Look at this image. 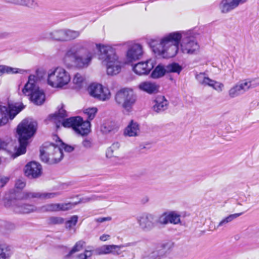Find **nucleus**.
<instances>
[{"label": "nucleus", "mask_w": 259, "mask_h": 259, "mask_svg": "<svg viewBox=\"0 0 259 259\" xmlns=\"http://www.w3.org/2000/svg\"><path fill=\"white\" fill-rule=\"evenodd\" d=\"M150 45L154 53L163 58L175 57L180 52L192 56L199 54L200 47L195 37L189 32L174 31L166 34L159 41L151 40Z\"/></svg>", "instance_id": "1"}, {"label": "nucleus", "mask_w": 259, "mask_h": 259, "mask_svg": "<svg viewBox=\"0 0 259 259\" xmlns=\"http://www.w3.org/2000/svg\"><path fill=\"white\" fill-rule=\"evenodd\" d=\"M93 54L85 47L81 42H75L70 45L66 50L63 62L68 67L70 68L69 61L73 59L75 67L79 69L86 68L91 64L93 58Z\"/></svg>", "instance_id": "2"}, {"label": "nucleus", "mask_w": 259, "mask_h": 259, "mask_svg": "<svg viewBox=\"0 0 259 259\" xmlns=\"http://www.w3.org/2000/svg\"><path fill=\"white\" fill-rule=\"evenodd\" d=\"M37 122L31 118L23 119L17 126V133L19 136V143L15 146L13 153L14 158L26 152L29 140L35 134Z\"/></svg>", "instance_id": "3"}, {"label": "nucleus", "mask_w": 259, "mask_h": 259, "mask_svg": "<svg viewBox=\"0 0 259 259\" xmlns=\"http://www.w3.org/2000/svg\"><path fill=\"white\" fill-rule=\"evenodd\" d=\"M56 144L45 143L40 150V158L45 162L54 164L60 161L63 157V149L65 152H71L74 148L65 144L57 136H54Z\"/></svg>", "instance_id": "4"}, {"label": "nucleus", "mask_w": 259, "mask_h": 259, "mask_svg": "<svg viewBox=\"0 0 259 259\" xmlns=\"http://www.w3.org/2000/svg\"><path fill=\"white\" fill-rule=\"evenodd\" d=\"M119 45L118 44L114 46L102 44H96V49L103 56V62L106 65V72L108 75H117L121 71V63L114 47Z\"/></svg>", "instance_id": "5"}, {"label": "nucleus", "mask_w": 259, "mask_h": 259, "mask_svg": "<svg viewBox=\"0 0 259 259\" xmlns=\"http://www.w3.org/2000/svg\"><path fill=\"white\" fill-rule=\"evenodd\" d=\"M43 75L44 72L41 71H37L35 75H29L27 82L22 89L23 94L29 96L30 100L36 105H42L46 99L44 90L36 84V81L40 80Z\"/></svg>", "instance_id": "6"}, {"label": "nucleus", "mask_w": 259, "mask_h": 259, "mask_svg": "<svg viewBox=\"0 0 259 259\" xmlns=\"http://www.w3.org/2000/svg\"><path fill=\"white\" fill-rule=\"evenodd\" d=\"M71 79L70 73L63 67H54L50 69L47 73V84L55 89H65Z\"/></svg>", "instance_id": "7"}, {"label": "nucleus", "mask_w": 259, "mask_h": 259, "mask_svg": "<svg viewBox=\"0 0 259 259\" xmlns=\"http://www.w3.org/2000/svg\"><path fill=\"white\" fill-rule=\"evenodd\" d=\"M116 103L126 111L131 112L137 101V96L131 88H122L115 96Z\"/></svg>", "instance_id": "8"}, {"label": "nucleus", "mask_w": 259, "mask_h": 259, "mask_svg": "<svg viewBox=\"0 0 259 259\" xmlns=\"http://www.w3.org/2000/svg\"><path fill=\"white\" fill-rule=\"evenodd\" d=\"M22 103L9 104L8 107L0 106V126L5 125L9 119H13L23 108Z\"/></svg>", "instance_id": "9"}, {"label": "nucleus", "mask_w": 259, "mask_h": 259, "mask_svg": "<svg viewBox=\"0 0 259 259\" xmlns=\"http://www.w3.org/2000/svg\"><path fill=\"white\" fill-rule=\"evenodd\" d=\"M127 47L125 53L124 61L125 64H130L140 59L144 54L143 46L138 43L131 41L123 44Z\"/></svg>", "instance_id": "10"}, {"label": "nucleus", "mask_w": 259, "mask_h": 259, "mask_svg": "<svg viewBox=\"0 0 259 259\" xmlns=\"http://www.w3.org/2000/svg\"><path fill=\"white\" fill-rule=\"evenodd\" d=\"M87 91L91 97L101 101H107L111 97V93L109 88L99 83H91Z\"/></svg>", "instance_id": "11"}, {"label": "nucleus", "mask_w": 259, "mask_h": 259, "mask_svg": "<svg viewBox=\"0 0 259 259\" xmlns=\"http://www.w3.org/2000/svg\"><path fill=\"white\" fill-rule=\"evenodd\" d=\"M257 83L254 79H245L233 85L228 92V96L231 98H236L248 90L255 88Z\"/></svg>", "instance_id": "12"}, {"label": "nucleus", "mask_w": 259, "mask_h": 259, "mask_svg": "<svg viewBox=\"0 0 259 259\" xmlns=\"http://www.w3.org/2000/svg\"><path fill=\"white\" fill-rule=\"evenodd\" d=\"M21 193H32V192H18L16 193L15 200H12L11 202L12 206L14 210L17 213H27L33 212L36 210V207L32 205L23 204L22 201L31 199L33 198H20L18 196Z\"/></svg>", "instance_id": "13"}, {"label": "nucleus", "mask_w": 259, "mask_h": 259, "mask_svg": "<svg viewBox=\"0 0 259 259\" xmlns=\"http://www.w3.org/2000/svg\"><path fill=\"white\" fill-rule=\"evenodd\" d=\"M196 79L202 85L210 87L218 93H221L224 90V83L210 78L205 73L196 74Z\"/></svg>", "instance_id": "14"}, {"label": "nucleus", "mask_w": 259, "mask_h": 259, "mask_svg": "<svg viewBox=\"0 0 259 259\" xmlns=\"http://www.w3.org/2000/svg\"><path fill=\"white\" fill-rule=\"evenodd\" d=\"M248 0H221L218 8L222 14H228L237 9L240 5L246 3Z\"/></svg>", "instance_id": "15"}, {"label": "nucleus", "mask_w": 259, "mask_h": 259, "mask_svg": "<svg viewBox=\"0 0 259 259\" xmlns=\"http://www.w3.org/2000/svg\"><path fill=\"white\" fill-rule=\"evenodd\" d=\"M155 65V61L149 59L146 61H141L133 65L132 70L138 75H147L153 68Z\"/></svg>", "instance_id": "16"}, {"label": "nucleus", "mask_w": 259, "mask_h": 259, "mask_svg": "<svg viewBox=\"0 0 259 259\" xmlns=\"http://www.w3.org/2000/svg\"><path fill=\"white\" fill-rule=\"evenodd\" d=\"M155 216L149 213H144L140 215L137 221L140 227L144 231H148L152 230L155 225Z\"/></svg>", "instance_id": "17"}, {"label": "nucleus", "mask_w": 259, "mask_h": 259, "mask_svg": "<svg viewBox=\"0 0 259 259\" xmlns=\"http://www.w3.org/2000/svg\"><path fill=\"white\" fill-rule=\"evenodd\" d=\"M25 175L30 178H37L42 174L41 165L35 161L28 162L24 167Z\"/></svg>", "instance_id": "18"}, {"label": "nucleus", "mask_w": 259, "mask_h": 259, "mask_svg": "<svg viewBox=\"0 0 259 259\" xmlns=\"http://www.w3.org/2000/svg\"><path fill=\"white\" fill-rule=\"evenodd\" d=\"M61 195L60 192H35L21 193L18 196L20 198H35L40 199H50L54 198Z\"/></svg>", "instance_id": "19"}, {"label": "nucleus", "mask_w": 259, "mask_h": 259, "mask_svg": "<svg viewBox=\"0 0 259 259\" xmlns=\"http://www.w3.org/2000/svg\"><path fill=\"white\" fill-rule=\"evenodd\" d=\"M122 245H104L95 250L96 253L98 255L113 254L119 255L121 253V248Z\"/></svg>", "instance_id": "20"}, {"label": "nucleus", "mask_w": 259, "mask_h": 259, "mask_svg": "<svg viewBox=\"0 0 259 259\" xmlns=\"http://www.w3.org/2000/svg\"><path fill=\"white\" fill-rule=\"evenodd\" d=\"M140 125L134 120H131L124 130L123 135L129 137H136L140 135Z\"/></svg>", "instance_id": "21"}, {"label": "nucleus", "mask_w": 259, "mask_h": 259, "mask_svg": "<svg viewBox=\"0 0 259 259\" xmlns=\"http://www.w3.org/2000/svg\"><path fill=\"white\" fill-rule=\"evenodd\" d=\"M77 121L75 127H74V131L81 136L89 134L91 125L90 121H83L82 119L78 116H77Z\"/></svg>", "instance_id": "22"}, {"label": "nucleus", "mask_w": 259, "mask_h": 259, "mask_svg": "<svg viewBox=\"0 0 259 259\" xmlns=\"http://www.w3.org/2000/svg\"><path fill=\"white\" fill-rule=\"evenodd\" d=\"M168 102L164 96H158L154 100V104L153 106L154 111L159 113L166 110L168 108Z\"/></svg>", "instance_id": "23"}, {"label": "nucleus", "mask_w": 259, "mask_h": 259, "mask_svg": "<svg viewBox=\"0 0 259 259\" xmlns=\"http://www.w3.org/2000/svg\"><path fill=\"white\" fill-rule=\"evenodd\" d=\"M159 88L158 84L150 81H143L138 85V88L140 90L150 94L158 92Z\"/></svg>", "instance_id": "24"}, {"label": "nucleus", "mask_w": 259, "mask_h": 259, "mask_svg": "<svg viewBox=\"0 0 259 259\" xmlns=\"http://www.w3.org/2000/svg\"><path fill=\"white\" fill-rule=\"evenodd\" d=\"M9 4L35 9L38 7L36 0H4Z\"/></svg>", "instance_id": "25"}, {"label": "nucleus", "mask_w": 259, "mask_h": 259, "mask_svg": "<svg viewBox=\"0 0 259 259\" xmlns=\"http://www.w3.org/2000/svg\"><path fill=\"white\" fill-rule=\"evenodd\" d=\"M72 82L74 88L77 90H80L86 87L87 81L85 77L80 73H76L74 74Z\"/></svg>", "instance_id": "26"}, {"label": "nucleus", "mask_w": 259, "mask_h": 259, "mask_svg": "<svg viewBox=\"0 0 259 259\" xmlns=\"http://www.w3.org/2000/svg\"><path fill=\"white\" fill-rule=\"evenodd\" d=\"M47 37L53 40L65 42V29H57L47 33Z\"/></svg>", "instance_id": "27"}, {"label": "nucleus", "mask_w": 259, "mask_h": 259, "mask_svg": "<svg viewBox=\"0 0 259 259\" xmlns=\"http://www.w3.org/2000/svg\"><path fill=\"white\" fill-rule=\"evenodd\" d=\"M24 72L25 71L21 69L14 68L5 65H0V76H3L5 74H23Z\"/></svg>", "instance_id": "28"}, {"label": "nucleus", "mask_w": 259, "mask_h": 259, "mask_svg": "<svg viewBox=\"0 0 259 259\" xmlns=\"http://www.w3.org/2000/svg\"><path fill=\"white\" fill-rule=\"evenodd\" d=\"M120 154V144L119 143H113L109 147L106 153L107 158L118 157Z\"/></svg>", "instance_id": "29"}, {"label": "nucleus", "mask_w": 259, "mask_h": 259, "mask_svg": "<svg viewBox=\"0 0 259 259\" xmlns=\"http://www.w3.org/2000/svg\"><path fill=\"white\" fill-rule=\"evenodd\" d=\"M13 253V247L7 244H0V259H10Z\"/></svg>", "instance_id": "30"}, {"label": "nucleus", "mask_w": 259, "mask_h": 259, "mask_svg": "<svg viewBox=\"0 0 259 259\" xmlns=\"http://www.w3.org/2000/svg\"><path fill=\"white\" fill-rule=\"evenodd\" d=\"M78 221V217L77 215L71 216L65 223V228L69 232H76V225Z\"/></svg>", "instance_id": "31"}, {"label": "nucleus", "mask_w": 259, "mask_h": 259, "mask_svg": "<svg viewBox=\"0 0 259 259\" xmlns=\"http://www.w3.org/2000/svg\"><path fill=\"white\" fill-rule=\"evenodd\" d=\"M242 212L236 213L234 214H231L227 217L223 218L220 222L219 223L217 228L226 226L227 224L230 223L233 221L234 220L237 219L238 217H240L242 214Z\"/></svg>", "instance_id": "32"}, {"label": "nucleus", "mask_w": 259, "mask_h": 259, "mask_svg": "<svg viewBox=\"0 0 259 259\" xmlns=\"http://www.w3.org/2000/svg\"><path fill=\"white\" fill-rule=\"evenodd\" d=\"M166 246V244H162L161 246L158 247L156 250L151 253L150 258L151 259H160L166 252L167 250Z\"/></svg>", "instance_id": "33"}, {"label": "nucleus", "mask_w": 259, "mask_h": 259, "mask_svg": "<svg viewBox=\"0 0 259 259\" xmlns=\"http://www.w3.org/2000/svg\"><path fill=\"white\" fill-rule=\"evenodd\" d=\"M67 116V113L64 109L62 107L59 109L58 112L51 116L52 120L56 124L57 128L59 127L58 122L59 120H62Z\"/></svg>", "instance_id": "34"}, {"label": "nucleus", "mask_w": 259, "mask_h": 259, "mask_svg": "<svg viewBox=\"0 0 259 259\" xmlns=\"http://www.w3.org/2000/svg\"><path fill=\"white\" fill-rule=\"evenodd\" d=\"M85 242L83 241L80 240L77 241L75 244L72 248L70 252L65 255V259H69L72 255H75V253L81 251L83 249Z\"/></svg>", "instance_id": "35"}, {"label": "nucleus", "mask_w": 259, "mask_h": 259, "mask_svg": "<svg viewBox=\"0 0 259 259\" xmlns=\"http://www.w3.org/2000/svg\"><path fill=\"white\" fill-rule=\"evenodd\" d=\"M77 117H70L66 119H62V120H59V122L58 124H59V127L61 125L65 127H72L74 130V127H75V125L76 124V122H77Z\"/></svg>", "instance_id": "36"}, {"label": "nucleus", "mask_w": 259, "mask_h": 259, "mask_svg": "<svg viewBox=\"0 0 259 259\" xmlns=\"http://www.w3.org/2000/svg\"><path fill=\"white\" fill-rule=\"evenodd\" d=\"M166 73H167L166 66L164 67L161 65H158L154 69L151 76L153 78H158L163 76Z\"/></svg>", "instance_id": "37"}, {"label": "nucleus", "mask_w": 259, "mask_h": 259, "mask_svg": "<svg viewBox=\"0 0 259 259\" xmlns=\"http://www.w3.org/2000/svg\"><path fill=\"white\" fill-rule=\"evenodd\" d=\"M79 202L58 203V211H65L73 208Z\"/></svg>", "instance_id": "38"}, {"label": "nucleus", "mask_w": 259, "mask_h": 259, "mask_svg": "<svg viewBox=\"0 0 259 259\" xmlns=\"http://www.w3.org/2000/svg\"><path fill=\"white\" fill-rule=\"evenodd\" d=\"M39 210L41 212H56L58 211V203H50L41 206Z\"/></svg>", "instance_id": "39"}, {"label": "nucleus", "mask_w": 259, "mask_h": 259, "mask_svg": "<svg viewBox=\"0 0 259 259\" xmlns=\"http://www.w3.org/2000/svg\"><path fill=\"white\" fill-rule=\"evenodd\" d=\"M65 41L75 39L80 35L79 31L71 29H65Z\"/></svg>", "instance_id": "40"}, {"label": "nucleus", "mask_w": 259, "mask_h": 259, "mask_svg": "<svg viewBox=\"0 0 259 259\" xmlns=\"http://www.w3.org/2000/svg\"><path fill=\"white\" fill-rule=\"evenodd\" d=\"M169 223L177 225L181 223V215L176 211L168 212Z\"/></svg>", "instance_id": "41"}, {"label": "nucleus", "mask_w": 259, "mask_h": 259, "mask_svg": "<svg viewBox=\"0 0 259 259\" xmlns=\"http://www.w3.org/2000/svg\"><path fill=\"white\" fill-rule=\"evenodd\" d=\"M182 67L177 63H172L166 66L167 73H176L180 74L182 70Z\"/></svg>", "instance_id": "42"}, {"label": "nucleus", "mask_w": 259, "mask_h": 259, "mask_svg": "<svg viewBox=\"0 0 259 259\" xmlns=\"http://www.w3.org/2000/svg\"><path fill=\"white\" fill-rule=\"evenodd\" d=\"M26 185V183L23 180L19 179L17 180L15 183L14 193V199L15 200V195L18 192H22L21 190L23 189Z\"/></svg>", "instance_id": "43"}, {"label": "nucleus", "mask_w": 259, "mask_h": 259, "mask_svg": "<svg viewBox=\"0 0 259 259\" xmlns=\"http://www.w3.org/2000/svg\"><path fill=\"white\" fill-rule=\"evenodd\" d=\"M96 107H90L85 109L83 111L84 113L87 116L88 120H92L95 117L97 112Z\"/></svg>", "instance_id": "44"}, {"label": "nucleus", "mask_w": 259, "mask_h": 259, "mask_svg": "<svg viewBox=\"0 0 259 259\" xmlns=\"http://www.w3.org/2000/svg\"><path fill=\"white\" fill-rule=\"evenodd\" d=\"M64 222V219L60 217H52L49 219V223L50 224H62Z\"/></svg>", "instance_id": "45"}, {"label": "nucleus", "mask_w": 259, "mask_h": 259, "mask_svg": "<svg viewBox=\"0 0 259 259\" xmlns=\"http://www.w3.org/2000/svg\"><path fill=\"white\" fill-rule=\"evenodd\" d=\"M157 222L162 225H166L169 223L168 212H165L160 215L158 218Z\"/></svg>", "instance_id": "46"}, {"label": "nucleus", "mask_w": 259, "mask_h": 259, "mask_svg": "<svg viewBox=\"0 0 259 259\" xmlns=\"http://www.w3.org/2000/svg\"><path fill=\"white\" fill-rule=\"evenodd\" d=\"M112 218L110 217H100L97 219H95V221L97 223H102L104 222H109L111 220Z\"/></svg>", "instance_id": "47"}, {"label": "nucleus", "mask_w": 259, "mask_h": 259, "mask_svg": "<svg viewBox=\"0 0 259 259\" xmlns=\"http://www.w3.org/2000/svg\"><path fill=\"white\" fill-rule=\"evenodd\" d=\"M9 178L6 177H0V188L4 187L9 181Z\"/></svg>", "instance_id": "48"}, {"label": "nucleus", "mask_w": 259, "mask_h": 259, "mask_svg": "<svg viewBox=\"0 0 259 259\" xmlns=\"http://www.w3.org/2000/svg\"><path fill=\"white\" fill-rule=\"evenodd\" d=\"M82 144L85 148H89L91 147L92 144L90 140L85 139L83 141Z\"/></svg>", "instance_id": "49"}, {"label": "nucleus", "mask_w": 259, "mask_h": 259, "mask_svg": "<svg viewBox=\"0 0 259 259\" xmlns=\"http://www.w3.org/2000/svg\"><path fill=\"white\" fill-rule=\"evenodd\" d=\"M110 238V235L108 234H103L100 237V240L101 241H106L108 240Z\"/></svg>", "instance_id": "50"}, {"label": "nucleus", "mask_w": 259, "mask_h": 259, "mask_svg": "<svg viewBox=\"0 0 259 259\" xmlns=\"http://www.w3.org/2000/svg\"><path fill=\"white\" fill-rule=\"evenodd\" d=\"M95 199V198H90V197H87V198H85V199H84V201L85 202H88V201H90L92 200H94Z\"/></svg>", "instance_id": "51"}]
</instances>
